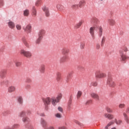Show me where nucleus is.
Returning <instances> with one entry per match:
<instances>
[{
	"label": "nucleus",
	"mask_w": 129,
	"mask_h": 129,
	"mask_svg": "<svg viewBox=\"0 0 129 129\" xmlns=\"http://www.w3.org/2000/svg\"><path fill=\"white\" fill-rule=\"evenodd\" d=\"M61 98L62 93H59L57 94L56 97H46L44 99H43V101L45 106H48V105H50V104H51H51L53 106H56L57 104L58 103V102H60V100H61Z\"/></svg>",
	"instance_id": "1"
},
{
	"label": "nucleus",
	"mask_w": 129,
	"mask_h": 129,
	"mask_svg": "<svg viewBox=\"0 0 129 129\" xmlns=\"http://www.w3.org/2000/svg\"><path fill=\"white\" fill-rule=\"evenodd\" d=\"M122 50H119V54L121 57V60L122 61H125L126 59H129V57L126 55V53H125L128 51V49L126 47H124Z\"/></svg>",
	"instance_id": "2"
},
{
	"label": "nucleus",
	"mask_w": 129,
	"mask_h": 129,
	"mask_svg": "<svg viewBox=\"0 0 129 129\" xmlns=\"http://www.w3.org/2000/svg\"><path fill=\"white\" fill-rule=\"evenodd\" d=\"M20 53L21 54H23L27 58H31L32 56V53L29 51H25L24 49H22L20 51Z\"/></svg>",
	"instance_id": "3"
},
{
	"label": "nucleus",
	"mask_w": 129,
	"mask_h": 129,
	"mask_svg": "<svg viewBox=\"0 0 129 129\" xmlns=\"http://www.w3.org/2000/svg\"><path fill=\"white\" fill-rule=\"evenodd\" d=\"M23 29L27 34H31L32 32V26H31V24H28L26 27H23Z\"/></svg>",
	"instance_id": "4"
},
{
	"label": "nucleus",
	"mask_w": 129,
	"mask_h": 129,
	"mask_svg": "<svg viewBox=\"0 0 129 129\" xmlns=\"http://www.w3.org/2000/svg\"><path fill=\"white\" fill-rule=\"evenodd\" d=\"M107 85H109L110 87H113L115 86V83H114V81H112V79L110 77H108L107 81Z\"/></svg>",
	"instance_id": "5"
},
{
	"label": "nucleus",
	"mask_w": 129,
	"mask_h": 129,
	"mask_svg": "<svg viewBox=\"0 0 129 129\" xmlns=\"http://www.w3.org/2000/svg\"><path fill=\"white\" fill-rule=\"evenodd\" d=\"M95 77L97 78H103V77H105V74L99 71H97L95 73Z\"/></svg>",
	"instance_id": "6"
},
{
	"label": "nucleus",
	"mask_w": 129,
	"mask_h": 129,
	"mask_svg": "<svg viewBox=\"0 0 129 129\" xmlns=\"http://www.w3.org/2000/svg\"><path fill=\"white\" fill-rule=\"evenodd\" d=\"M27 113L28 115L30 114V113H31V111H28L27 112H26L25 111H22L21 112H20L19 116H20V117H25Z\"/></svg>",
	"instance_id": "7"
},
{
	"label": "nucleus",
	"mask_w": 129,
	"mask_h": 129,
	"mask_svg": "<svg viewBox=\"0 0 129 129\" xmlns=\"http://www.w3.org/2000/svg\"><path fill=\"white\" fill-rule=\"evenodd\" d=\"M8 26L9 28L10 29H15V27H16V25L15 24V23L11 20H9L7 22Z\"/></svg>",
	"instance_id": "8"
},
{
	"label": "nucleus",
	"mask_w": 129,
	"mask_h": 129,
	"mask_svg": "<svg viewBox=\"0 0 129 129\" xmlns=\"http://www.w3.org/2000/svg\"><path fill=\"white\" fill-rule=\"evenodd\" d=\"M104 116L105 117V118H108V119H109L110 120L111 119H113L114 116L113 115L108 113H105L104 114Z\"/></svg>",
	"instance_id": "9"
},
{
	"label": "nucleus",
	"mask_w": 129,
	"mask_h": 129,
	"mask_svg": "<svg viewBox=\"0 0 129 129\" xmlns=\"http://www.w3.org/2000/svg\"><path fill=\"white\" fill-rule=\"evenodd\" d=\"M42 10L45 13V16L46 17H49V16H50V12L49 11V8L44 6L42 7Z\"/></svg>",
	"instance_id": "10"
},
{
	"label": "nucleus",
	"mask_w": 129,
	"mask_h": 129,
	"mask_svg": "<svg viewBox=\"0 0 129 129\" xmlns=\"http://www.w3.org/2000/svg\"><path fill=\"white\" fill-rule=\"evenodd\" d=\"M40 124L44 129H46V128L47 127V122H46L45 119L43 118H41L40 120Z\"/></svg>",
	"instance_id": "11"
},
{
	"label": "nucleus",
	"mask_w": 129,
	"mask_h": 129,
	"mask_svg": "<svg viewBox=\"0 0 129 129\" xmlns=\"http://www.w3.org/2000/svg\"><path fill=\"white\" fill-rule=\"evenodd\" d=\"M95 31V27H92L90 28V33L93 39H94V32Z\"/></svg>",
	"instance_id": "12"
},
{
	"label": "nucleus",
	"mask_w": 129,
	"mask_h": 129,
	"mask_svg": "<svg viewBox=\"0 0 129 129\" xmlns=\"http://www.w3.org/2000/svg\"><path fill=\"white\" fill-rule=\"evenodd\" d=\"M45 34H46V31L43 29L41 30L38 33V37L43 38Z\"/></svg>",
	"instance_id": "13"
},
{
	"label": "nucleus",
	"mask_w": 129,
	"mask_h": 129,
	"mask_svg": "<svg viewBox=\"0 0 129 129\" xmlns=\"http://www.w3.org/2000/svg\"><path fill=\"white\" fill-rule=\"evenodd\" d=\"M98 30V34L99 37L101 38V37H102V35L103 34V29H102V27H99Z\"/></svg>",
	"instance_id": "14"
},
{
	"label": "nucleus",
	"mask_w": 129,
	"mask_h": 129,
	"mask_svg": "<svg viewBox=\"0 0 129 129\" xmlns=\"http://www.w3.org/2000/svg\"><path fill=\"white\" fill-rule=\"evenodd\" d=\"M90 95L92 98H94L95 99H96V100H98L99 99V96H98V95L95 93H91Z\"/></svg>",
	"instance_id": "15"
},
{
	"label": "nucleus",
	"mask_w": 129,
	"mask_h": 129,
	"mask_svg": "<svg viewBox=\"0 0 129 129\" xmlns=\"http://www.w3.org/2000/svg\"><path fill=\"white\" fill-rule=\"evenodd\" d=\"M64 8H65V7H64V6H63L62 5H61L58 4L56 6V9L60 12H63V11H64Z\"/></svg>",
	"instance_id": "16"
},
{
	"label": "nucleus",
	"mask_w": 129,
	"mask_h": 129,
	"mask_svg": "<svg viewBox=\"0 0 129 129\" xmlns=\"http://www.w3.org/2000/svg\"><path fill=\"white\" fill-rule=\"evenodd\" d=\"M32 15L33 17H36L37 16V10H36V7L33 6L32 9Z\"/></svg>",
	"instance_id": "17"
},
{
	"label": "nucleus",
	"mask_w": 129,
	"mask_h": 129,
	"mask_svg": "<svg viewBox=\"0 0 129 129\" xmlns=\"http://www.w3.org/2000/svg\"><path fill=\"white\" fill-rule=\"evenodd\" d=\"M16 90V87L14 86H11L8 88V92L9 93H12V92H14Z\"/></svg>",
	"instance_id": "18"
},
{
	"label": "nucleus",
	"mask_w": 129,
	"mask_h": 129,
	"mask_svg": "<svg viewBox=\"0 0 129 129\" xmlns=\"http://www.w3.org/2000/svg\"><path fill=\"white\" fill-rule=\"evenodd\" d=\"M112 121H114V123H115L116 124L118 125L122 123V121H121V120H117V118H115L114 120H112Z\"/></svg>",
	"instance_id": "19"
},
{
	"label": "nucleus",
	"mask_w": 129,
	"mask_h": 129,
	"mask_svg": "<svg viewBox=\"0 0 129 129\" xmlns=\"http://www.w3.org/2000/svg\"><path fill=\"white\" fill-rule=\"evenodd\" d=\"M30 15V10L28 9H25L23 11L24 17H28Z\"/></svg>",
	"instance_id": "20"
},
{
	"label": "nucleus",
	"mask_w": 129,
	"mask_h": 129,
	"mask_svg": "<svg viewBox=\"0 0 129 129\" xmlns=\"http://www.w3.org/2000/svg\"><path fill=\"white\" fill-rule=\"evenodd\" d=\"M114 124V121H110L105 126V129H109V126Z\"/></svg>",
	"instance_id": "21"
},
{
	"label": "nucleus",
	"mask_w": 129,
	"mask_h": 129,
	"mask_svg": "<svg viewBox=\"0 0 129 129\" xmlns=\"http://www.w3.org/2000/svg\"><path fill=\"white\" fill-rule=\"evenodd\" d=\"M22 41L23 42V43L24 44L25 46H26V47H29V43H28V42L27 41V40L25 38H22Z\"/></svg>",
	"instance_id": "22"
},
{
	"label": "nucleus",
	"mask_w": 129,
	"mask_h": 129,
	"mask_svg": "<svg viewBox=\"0 0 129 129\" xmlns=\"http://www.w3.org/2000/svg\"><path fill=\"white\" fill-rule=\"evenodd\" d=\"M108 23L110 26H113L115 24V21L113 19H108Z\"/></svg>",
	"instance_id": "23"
},
{
	"label": "nucleus",
	"mask_w": 129,
	"mask_h": 129,
	"mask_svg": "<svg viewBox=\"0 0 129 129\" xmlns=\"http://www.w3.org/2000/svg\"><path fill=\"white\" fill-rule=\"evenodd\" d=\"M39 71L40 73H45V65H42L41 66Z\"/></svg>",
	"instance_id": "24"
},
{
	"label": "nucleus",
	"mask_w": 129,
	"mask_h": 129,
	"mask_svg": "<svg viewBox=\"0 0 129 129\" xmlns=\"http://www.w3.org/2000/svg\"><path fill=\"white\" fill-rule=\"evenodd\" d=\"M62 53L63 55H66V54H68L69 53V49L68 48H63L62 49Z\"/></svg>",
	"instance_id": "25"
},
{
	"label": "nucleus",
	"mask_w": 129,
	"mask_h": 129,
	"mask_svg": "<svg viewBox=\"0 0 129 129\" xmlns=\"http://www.w3.org/2000/svg\"><path fill=\"white\" fill-rule=\"evenodd\" d=\"M123 115L124 117V119L125 121L128 123L129 120H128V118L127 117V115L126 114V113H125V112H123Z\"/></svg>",
	"instance_id": "26"
},
{
	"label": "nucleus",
	"mask_w": 129,
	"mask_h": 129,
	"mask_svg": "<svg viewBox=\"0 0 129 129\" xmlns=\"http://www.w3.org/2000/svg\"><path fill=\"white\" fill-rule=\"evenodd\" d=\"M29 120H30V119L29 118V117H27L26 116L22 118V121L24 123L28 122Z\"/></svg>",
	"instance_id": "27"
},
{
	"label": "nucleus",
	"mask_w": 129,
	"mask_h": 129,
	"mask_svg": "<svg viewBox=\"0 0 129 129\" xmlns=\"http://www.w3.org/2000/svg\"><path fill=\"white\" fill-rule=\"evenodd\" d=\"M56 80L57 81L61 80V73L59 72L56 73Z\"/></svg>",
	"instance_id": "28"
},
{
	"label": "nucleus",
	"mask_w": 129,
	"mask_h": 129,
	"mask_svg": "<svg viewBox=\"0 0 129 129\" xmlns=\"http://www.w3.org/2000/svg\"><path fill=\"white\" fill-rule=\"evenodd\" d=\"M17 101L20 104H22L23 103V97H22V96H19L17 98Z\"/></svg>",
	"instance_id": "29"
},
{
	"label": "nucleus",
	"mask_w": 129,
	"mask_h": 129,
	"mask_svg": "<svg viewBox=\"0 0 129 129\" xmlns=\"http://www.w3.org/2000/svg\"><path fill=\"white\" fill-rule=\"evenodd\" d=\"M80 48L81 50H83L85 48V42H83L80 43Z\"/></svg>",
	"instance_id": "30"
},
{
	"label": "nucleus",
	"mask_w": 129,
	"mask_h": 129,
	"mask_svg": "<svg viewBox=\"0 0 129 129\" xmlns=\"http://www.w3.org/2000/svg\"><path fill=\"white\" fill-rule=\"evenodd\" d=\"M82 95V91H78L77 94V98L79 99V98H80V97H81Z\"/></svg>",
	"instance_id": "31"
},
{
	"label": "nucleus",
	"mask_w": 129,
	"mask_h": 129,
	"mask_svg": "<svg viewBox=\"0 0 129 129\" xmlns=\"http://www.w3.org/2000/svg\"><path fill=\"white\" fill-rule=\"evenodd\" d=\"M6 73L5 71H2L0 73V77L3 79L5 77V74Z\"/></svg>",
	"instance_id": "32"
},
{
	"label": "nucleus",
	"mask_w": 129,
	"mask_h": 129,
	"mask_svg": "<svg viewBox=\"0 0 129 129\" xmlns=\"http://www.w3.org/2000/svg\"><path fill=\"white\" fill-rule=\"evenodd\" d=\"M118 107L120 109H123V108H124V107H125V104L124 103H120L118 105Z\"/></svg>",
	"instance_id": "33"
},
{
	"label": "nucleus",
	"mask_w": 129,
	"mask_h": 129,
	"mask_svg": "<svg viewBox=\"0 0 129 129\" xmlns=\"http://www.w3.org/2000/svg\"><path fill=\"white\" fill-rule=\"evenodd\" d=\"M74 122H75V123H76L77 124H78V125H79V126H81V127L83 126V124H82V123H81L78 120H74Z\"/></svg>",
	"instance_id": "34"
},
{
	"label": "nucleus",
	"mask_w": 129,
	"mask_h": 129,
	"mask_svg": "<svg viewBox=\"0 0 129 129\" xmlns=\"http://www.w3.org/2000/svg\"><path fill=\"white\" fill-rule=\"evenodd\" d=\"M83 23V21H82L79 22L75 26V28H76V29H78V28H80V27L82 25Z\"/></svg>",
	"instance_id": "35"
},
{
	"label": "nucleus",
	"mask_w": 129,
	"mask_h": 129,
	"mask_svg": "<svg viewBox=\"0 0 129 129\" xmlns=\"http://www.w3.org/2000/svg\"><path fill=\"white\" fill-rule=\"evenodd\" d=\"M14 63L16 66V67H19V66H21V62L19 60L14 61Z\"/></svg>",
	"instance_id": "36"
},
{
	"label": "nucleus",
	"mask_w": 129,
	"mask_h": 129,
	"mask_svg": "<svg viewBox=\"0 0 129 129\" xmlns=\"http://www.w3.org/2000/svg\"><path fill=\"white\" fill-rule=\"evenodd\" d=\"M106 110L107 111V112H108V113H112L113 111L112 109H111L110 108L107 107L106 108Z\"/></svg>",
	"instance_id": "37"
},
{
	"label": "nucleus",
	"mask_w": 129,
	"mask_h": 129,
	"mask_svg": "<svg viewBox=\"0 0 129 129\" xmlns=\"http://www.w3.org/2000/svg\"><path fill=\"white\" fill-rule=\"evenodd\" d=\"M106 38L105 36H103L102 38V40H101V46L104 44V43H105V40Z\"/></svg>",
	"instance_id": "38"
},
{
	"label": "nucleus",
	"mask_w": 129,
	"mask_h": 129,
	"mask_svg": "<svg viewBox=\"0 0 129 129\" xmlns=\"http://www.w3.org/2000/svg\"><path fill=\"white\" fill-rule=\"evenodd\" d=\"M42 39H43L42 37H40L38 36L37 40H36L35 41L36 44H40L41 41L42 40Z\"/></svg>",
	"instance_id": "39"
},
{
	"label": "nucleus",
	"mask_w": 129,
	"mask_h": 129,
	"mask_svg": "<svg viewBox=\"0 0 129 129\" xmlns=\"http://www.w3.org/2000/svg\"><path fill=\"white\" fill-rule=\"evenodd\" d=\"M41 4H42V0H37L35 3V6H36V7H38V6H40Z\"/></svg>",
	"instance_id": "40"
},
{
	"label": "nucleus",
	"mask_w": 129,
	"mask_h": 129,
	"mask_svg": "<svg viewBox=\"0 0 129 129\" xmlns=\"http://www.w3.org/2000/svg\"><path fill=\"white\" fill-rule=\"evenodd\" d=\"M16 28L18 31L22 30V26L20 24H17Z\"/></svg>",
	"instance_id": "41"
},
{
	"label": "nucleus",
	"mask_w": 129,
	"mask_h": 129,
	"mask_svg": "<svg viewBox=\"0 0 129 129\" xmlns=\"http://www.w3.org/2000/svg\"><path fill=\"white\" fill-rule=\"evenodd\" d=\"M71 103H72V100L70 99L68 103V108L69 109H70V108L71 107Z\"/></svg>",
	"instance_id": "42"
},
{
	"label": "nucleus",
	"mask_w": 129,
	"mask_h": 129,
	"mask_svg": "<svg viewBox=\"0 0 129 129\" xmlns=\"http://www.w3.org/2000/svg\"><path fill=\"white\" fill-rule=\"evenodd\" d=\"M55 117H57V118H61V117H62V114L59 113H57L55 114Z\"/></svg>",
	"instance_id": "43"
},
{
	"label": "nucleus",
	"mask_w": 129,
	"mask_h": 129,
	"mask_svg": "<svg viewBox=\"0 0 129 129\" xmlns=\"http://www.w3.org/2000/svg\"><path fill=\"white\" fill-rule=\"evenodd\" d=\"M19 124L15 123L12 126L11 129L17 128L19 127Z\"/></svg>",
	"instance_id": "44"
},
{
	"label": "nucleus",
	"mask_w": 129,
	"mask_h": 129,
	"mask_svg": "<svg viewBox=\"0 0 129 129\" xmlns=\"http://www.w3.org/2000/svg\"><path fill=\"white\" fill-rule=\"evenodd\" d=\"M5 6V3L4 0H0V8H3Z\"/></svg>",
	"instance_id": "45"
},
{
	"label": "nucleus",
	"mask_w": 129,
	"mask_h": 129,
	"mask_svg": "<svg viewBox=\"0 0 129 129\" xmlns=\"http://www.w3.org/2000/svg\"><path fill=\"white\" fill-rule=\"evenodd\" d=\"M67 59V56H64L60 59V62H64L66 61Z\"/></svg>",
	"instance_id": "46"
},
{
	"label": "nucleus",
	"mask_w": 129,
	"mask_h": 129,
	"mask_svg": "<svg viewBox=\"0 0 129 129\" xmlns=\"http://www.w3.org/2000/svg\"><path fill=\"white\" fill-rule=\"evenodd\" d=\"M79 7V5H73L72 6V8H73V9H78Z\"/></svg>",
	"instance_id": "47"
},
{
	"label": "nucleus",
	"mask_w": 129,
	"mask_h": 129,
	"mask_svg": "<svg viewBox=\"0 0 129 129\" xmlns=\"http://www.w3.org/2000/svg\"><path fill=\"white\" fill-rule=\"evenodd\" d=\"M85 3V2L84 1H82L79 3V7H82V6H83V5H84V3Z\"/></svg>",
	"instance_id": "48"
},
{
	"label": "nucleus",
	"mask_w": 129,
	"mask_h": 129,
	"mask_svg": "<svg viewBox=\"0 0 129 129\" xmlns=\"http://www.w3.org/2000/svg\"><path fill=\"white\" fill-rule=\"evenodd\" d=\"M57 109L58 111H60V112H63V108H62V107L59 106L57 108Z\"/></svg>",
	"instance_id": "49"
},
{
	"label": "nucleus",
	"mask_w": 129,
	"mask_h": 129,
	"mask_svg": "<svg viewBox=\"0 0 129 129\" xmlns=\"http://www.w3.org/2000/svg\"><path fill=\"white\" fill-rule=\"evenodd\" d=\"M91 85H93V86H96L97 85V82H93L91 84Z\"/></svg>",
	"instance_id": "50"
},
{
	"label": "nucleus",
	"mask_w": 129,
	"mask_h": 129,
	"mask_svg": "<svg viewBox=\"0 0 129 129\" xmlns=\"http://www.w3.org/2000/svg\"><path fill=\"white\" fill-rule=\"evenodd\" d=\"M26 82L27 83H31V82H32V80L30 78H27L26 80Z\"/></svg>",
	"instance_id": "51"
},
{
	"label": "nucleus",
	"mask_w": 129,
	"mask_h": 129,
	"mask_svg": "<svg viewBox=\"0 0 129 129\" xmlns=\"http://www.w3.org/2000/svg\"><path fill=\"white\" fill-rule=\"evenodd\" d=\"M91 103V100H88L86 102L85 104L86 105H88V104H90Z\"/></svg>",
	"instance_id": "52"
},
{
	"label": "nucleus",
	"mask_w": 129,
	"mask_h": 129,
	"mask_svg": "<svg viewBox=\"0 0 129 129\" xmlns=\"http://www.w3.org/2000/svg\"><path fill=\"white\" fill-rule=\"evenodd\" d=\"M36 114L40 115V116H44V114H41L39 111L36 112Z\"/></svg>",
	"instance_id": "53"
},
{
	"label": "nucleus",
	"mask_w": 129,
	"mask_h": 129,
	"mask_svg": "<svg viewBox=\"0 0 129 129\" xmlns=\"http://www.w3.org/2000/svg\"><path fill=\"white\" fill-rule=\"evenodd\" d=\"M97 21V19L96 18H94L92 20V23L93 24H94V23H95V22H96Z\"/></svg>",
	"instance_id": "54"
},
{
	"label": "nucleus",
	"mask_w": 129,
	"mask_h": 129,
	"mask_svg": "<svg viewBox=\"0 0 129 129\" xmlns=\"http://www.w3.org/2000/svg\"><path fill=\"white\" fill-rule=\"evenodd\" d=\"M58 129H67V127L65 126H62L60 127H59Z\"/></svg>",
	"instance_id": "55"
},
{
	"label": "nucleus",
	"mask_w": 129,
	"mask_h": 129,
	"mask_svg": "<svg viewBox=\"0 0 129 129\" xmlns=\"http://www.w3.org/2000/svg\"><path fill=\"white\" fill-rule=\"evenodd\" d=\"M99 48H100V45L99 43H98L96 44V49L98 50Z\"/></svg>",
	"instance_id": "56"
},
{
	"label": "nucleus",
	"mask_w": 129,
	"mask_h": 129,
	"mask_svg": "<svg viewBox=\"0 0 129 129\" xmlns=\"http://www.w3.org/2000/svg\"><path fill=\"white\" fill-rule=\"evenodd\" d=\"M45 129H54V127L52 126H50L49 127H46Z\"/></svg>",
	"instance_id": "57"
},
{
	"label": "nucleus",
	"mask_w": 129,
	"mask_h": 129,
	"mask_svg": "<svg viewBox=\"0 0 129 129\" xmlns=\"http://www.w3.org/2000/svg\"><path fill=\"white\" fill-rule=\"evenodd\" d=\"M26 88H31V85L29 84L27 85Z\"/></svg>",
	"instance_id": "58"
},
{
	"label": "nucleus",
	"mask_w": 129,
	"mask_h": 129,
	"mask_svg": "<svg viewBox=\"0 0 129 129\" xmlns=\"http://www.w3.org/2000/svg\"><path fill=\"white\" fill-rule=\"evenodd\" d=\"M4 129H12V127L10 126L5 127Z\"/></svg>",
	"instance_id": "59"
},
{
	"label": "nucleus",
	"mask_w": 129,
	"mask_h": 129,
	"mask_svg": "<svg viewBox=\"0 0 129 129\" xmlns=\"http://www.w3.org/2000/svg\"><path fill=\"white\" fill-rule=\"evenodd\" d=\"M28 129H34V126L31 125L28 127Z\"/></svg>",
	"instance_id": "60"
},
{
	"label": "nucleus",
	"mask_w": 129,
	"mask_h": 129,
	"mask_svg": "<svg viewBox=\"0 0 129 129\" xmlns=\"http://www.w3.org/2000/svg\"><path fill=\"white\" fill-rule=\"evenodd\" d=\"M126 112L129 113V107L127 108L126 109Z\"/></svg>",
	"instance_id": "61"
},
{
	"label": "nucleus",
	"mask_w": 129,
	"mask_h": 129,
	"mask_svg": "<svg viewBox=\"0 0 129 129\" xmlns=\"http://www.w3.org/2000/svg\"><path fill=\"white\" fill-rule=\"evenodd\" d=\"M70 76V75H69L67 77V80H68V79H69Z\"/></svg>",
	"instance_id": "62"
},
{
	"label": "nucleus",
	"mask_w": 129,
	"mask_h": 129,
	"mask_svg": "<svg viewBox=\"0 0 129 129\" xmlns=\"http://www.w3.org/2000/svg\"><path fill=\"white\" fill-rule=\"evenodd\" d=\"M99 1H101V2H102L103 0H99Z\"/></svg>",
	"instance_id": "63"
}]
</instances>
